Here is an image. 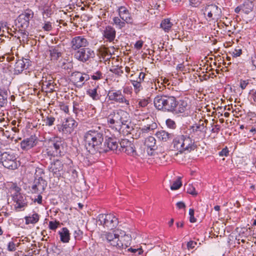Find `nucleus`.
<instances>
[{
    "instance_id": "nucleus-1",
    "label": "nucleus",
    "mask_w": 256,
    "mask_h": 256,
    "mask_svg": "<svg viewBox=\"0 0 256 256\" xmlns=\"http://www.w3.org/2000/svg\"><path fill=\"white\" fill-rule=\"evenodd\" d=\"M104 136V132L100 126L92 128L87 132L84 136L87 150L92 154L103 153L106 150L104 148H102Z\"/></svg>"
},
{
    "instance_id": "nucleus-2",
    "label": "nucleus",
    "mask_w": 256,
    "mask_h": 256,
    "mask_svg": "<svg viewBox=\"0 0 256 256\" xmlns=\"http://www.w3.org/2000/svg\"><path fill=\"white\" fill-rule=\"evenodd\" d=\"M108 124L110 128L120 131L122 126H126L128 132L135 130L129 126L130 123L128 114L122 110H118L112 111L106 118Z\"/></svg>"
},
{
    "instance_id": "nucleus-3",
    "label": "nucleus",
    "mask_w": 256,
    "mask_h": 256,
    "mask_svg": "<svg viewBox=\"0 0 256 256\" xmlns=\"http://www.w3.org/2000/svg\"><path fill=\"white\" fill-rule=\"evenodd\" d=\"M155 107L158 110L164 112H174L178 101L173 96L168 95H158L154 100Z\"/></svg>"
},
{
    "instance_id": "nucleus-4",
    "label": "nucleus",
    "mask_w": 256,
    "mask_h": 256,
    "mask_svg": "<svg viewBox=\"0 0 256 256\" xmlns=\"http://www.w3.org/2000/svg\"><path fill=\"white\" fill-rule=\"evenodd\" d=\"M96 222L99 226H103L108 229L112 230L118 224V218L111 214H100L96 218Z\"/></svg>"
},
{
    "instance_id": "nucleus-5",
    "label": "nucleus",
    "mask_w": 256,
    "mask_h": 256,
    "mask_svg": "<svg viewBox=\"0 0 256 256\" xmlns=\"http://www.w3.org/2000/svg\"><path fill=\"white\" fill-rule=\"evenodd\" d=\"M13 189L15 191V193L12 194V200L15 204L14 208L18 211L24 210L28 206V201L26 199V196L22 194L19 192L20 188L15 186Z\"/></svg>"
},
{
    "instance_id": "nucleus-6",
    "label": "nucleus",
    "mask_w": 256,
    "mask_h": 256,
    "mask_svg": "<svg viewBox=\"0 0 256 256\" xmlns=\"http://www.w3.org/2000/svg\"><path fill=\"white\" fill-rule=\"evenodd\" d=\"M0 153V162L4 167L10 170H16L18 168V164L13 153L9 152Z\"/></svg>"
},
{
    "instance_id": "nucleus-7",
    "label": "nucleus",
    "mask_w": 256,
    "mask_h": 256,
    "mask_svg": "<svg viewBox=\"0 0 256 256\" xmlns=\"http://www.w3.org/2000/svg\"><path fill=\"white\" fill-rule=\"evenodd\" d=\"M145 76L146 74L143 72H139L137 76H134V74H130V80L134 86V90L136 94L142 90Z\"/></svg>"
},
{
    "instance_id": "nucleus-8",
    "label": "nucleus",
    "mask_w": 256,
    "mask_h": 256,
    "mask_svg": "<svg viewBox=\"0 0 256 256\" xmlns=\"http://www.w3.org/2000/svg\"><path fill=\"white\" fill-rule=\"evenodd\" d=\"M63 144L64 142L58 138L50 142L49 148L48 149V150H50L48 152V154L54 156L61 155L64 150Z\"/></svg>"
},
{
    "instance_id": "nucleus-9",
    "label": "nucleus",
    "mask_w": 256,
    "mask_h": 256,
    "mask_svg": "<svg viewBox=\"0 0 256 256\" xmlns=\"http://www.w3.org/2000/svg\"><path fill=\"white\" fill-rule=\"evenodd\" d=\"M222 13L221 8L214 4L206 5L204 9V14H207L210 20H218L220 18Z\"/></svg>"
},
{
    "instance_id": "nucleus-10",
    "label": "nucleus",
    "mask_w": 256,
    "mask_h": 256,
    "mask_svg": "<svg viewBox=\"0 0 256 256\" xmlns=\"http://www.w3.org/2000/svg\"><path fill=\"white\" fill-rule=\"evenodd\" d=\"M109 100L114 101L119 104H124L126 106L130 105L129 100H126L120 90H109L107 94Z\"/></svg>"
},
{
    "instance_id": "nucleus-11",
    "label": "nucleus",
    "mask_w": 256,
    "mask_h": 256,
    "mask_svg": "<svg viewBox=\"0 0 256 256\" xmlns=\"http://www.w3.org/2000/svg\"><path fill=\"white\" fill-rule=\"evenodd\" d=\"M33 17L34 12L31 10H26L17 18L18 26L24 29L27 28L29 26L30 20Z\"/></svg>"
},
{
    "instance_id": "nucleus-12",
    "label": "nucleus",
    "mask_w": 256,
    "mask_h": 256,
    "mask_svg": "<svg viewBox=\"0 0 256 256\" xmlns=\"http://www.w3.org/2000/svg\"><path fill=\"white\" fill-rule=\"evenodd\" d=\"M120 150L133 156H137L134 144L128 139H123L120 142Z\"/></svg>"
},
{
    "instance_id": "nucleus-13",
    "label": "nucleus",
    "mask_w": 256,
    "mask_h": 256,
    "mask_svg": "<svg viewBox=\"0 0 256 256\" xmlns=\"http://www.w3.org/2000/svg\"><path fill=\"white\" fill-rule=\"evenodd\" d=\"M77 126L76 122L71 118L66 119L62 125L58 126V130L64 134H70L75 127Z\"/></svg>"
},
{
    "instance_id": "nucleus-14",
    "label": "nucleus",
    "mask_w": 256,
    "mask_h": 256,
    "mask_svg": "<svg viewBox=\"0 0 256 256\" xmlns=\"http://www.w3.org/2000/svg\"><path fill=\"white\" fill-rule=\"evenodd\" d=\"M101 238L103 240H106L110 245L118 248L120 234L114 232H104L101 234Z\"/></svg>"
},
{
    "instance_id": "nucleus-15",
    "label": "nucleus",
    "mask_w": 256,
    "mask_h": 256,
    "mask_svg": "<svg viewBox=\"0 0 256 256\" xmlns=\"http://www.w3.org/2000/svg\"><path fill=\"white\" fill-rule=\"evenodd\" d=\"M94 55L93 51L88 48H80L75 54V58L80 61L86 62L89 58Z\"/></svg>"
},
{
    "instance_id": "nucleus-16",
    "label": "nucleus",
    "mask_w": 256,
    "mask_h": 256,
    "mask_svg": "<svg viewBox=\"0 0 256 256\" xmlns=\"http://www.w3.org/2000/svg\"><path fill=\"white\" fill-rule=\"evenodd\" d=\"M118 144H120V142L116 138L106 136V140L104 142H103L102 147L103 148L104 147L106 150L104 152H106L110 150L117 151Z\"/></svg>"
},
{
    "instance_id": "nucleus-17",
    "label": "nucleus",
    "mask_w": 256,
    "mask_h": 256,
    "mask_svg": "<svg viewBox=\"0 0 256 256\" xmlns=\"http://www.w3.org/2000/svg\"><path fill=\"white\" fill-rule=\"evenodd\" d=\"M47 186V182L44 179L34 178L32 190V193L42 194Z\"/></svg>"
},
{
    "instance_id": "nucleus-18",
    "label": "nucleus",
    "mask_w": 256,
    "mask_h": 256,
    "mask_svg": "<svg viewBox=\"0 0 256 256\" xmlns=\"http://www.w3.org/2000/svg\"><path fill=\"white\" fill-rule=\"evenodd\" d=\"M49 170L53 173L54 176L56 178L63 176V164L59 160L54 161L49 168Z\"/></svg>"
},
{
    "instance_id": "nucleus-19",
    "label": "nucleus",
    "mask_w": 256,
    "mask_h": 256,
    "mask_svg": "<svg viewBox=\"0 0 256 256\" xmlns=\"http://www.w3.org/2000/svg\"><path fill=\"white\" fill-rule=\"evenodd\" d=\"M88 45V42L82 36H75L71 41L72 48L74 50L82 47H86Z\"/></svg>"
},
{
    "instance_id": "nucleus-20",
    "label": "nucleus",
    "mask_w": 256,
    "mask_h": 256,
    "mask_svg": "<svg viewBox=\"0 0 256 256\" xmlns=\"http://www.w3.org/2000/svg\"><path fill=\"white\" fill-rule=\"evenodd\" d=\"M120 234L118 249L126 248L130 244L132 237L130 235L126 234L124 232H121Z\"/></svg>"
},
{
    "instance_id": "nucleus-21",
    "label": "nucleus",
    "mask_w": 256,
    "mask_h": 256,
    "mask_svg": "<svg viewBox=\"0 0 256 256\" xmlns=\"http://www.w3.org/2000/svg\"><path fill=\"white\" fill-rule=\"evenodd\" d=\"M74 80L76 84L82 86L84 82L90 79L89 75L86 74H82L79 72H75L72 74Z\"/></svg>"
},
{
    "instance_id": "nucleus-22",
    "label": "nucleus",
    "mask_w": 256,
    "mask_h": 256,
    "mask_svg": "<svg viewBox=\"0 0 256 256\" xmlns=\"http://www.w3.org/2000/svg\"><path fill=\"white\" fill-rule=\"evenodd\" d=\"M36 143V137L35 136H32L30 138L24 140L20 142V146L23 150H27L35 146Z\"/></svg>"
},
{
    "instance_id": "nucleus-23",
    "label": "nucleus",
    "mask_w": 256,
    "mask_h": 256,
    "mask_svg": "<svg viewBox=\"0 0 256 256\" xmlns=\"http://www.w3.org/2000/svg\"><path fill=\"white\" fill-rule=\"evenodd\" d=\"M118 14L120 18L126 22V23L132 24V22L130 14L125 6H122L119 8Z\"/></svg>"
},
{
    "instance_id": "nucleus-24",
    "label": "nucleus",
    "mask_w": 256,
    "mask_h": 256,
    "mask_svg": "<svg viewBox=\"0 0 256 256\" xmlns=\"http://www.w3.org/2000/svg\"><path fill=\"white\" fill-rule=\"evenodd\" d=\"M185 135L181 134L176 136L173 140V145L174 148L180 152H183V144H184V138Z\"/></svg>"
},
{
    "instance_id": "nucleus-25",
    "label": "nucleus",
    "mask_w": 256,
    "mask_h": 256,
    "mask_svg": "<svg viewBox=\"0 0 256 256\" xmlns=\"http://www.w3.org/2000/svg\"><path fill=\"white\" fill-rule=\"evenodd\" d=\"M116 32L114 28L110 26H106L104 31L103 35L108 41L112 42L116 38Z\"/></svg>"
},
{
    "instance_id": "nucleus-26",
    "label": "nucleus",
    "mask_w": 256,
    "mask_h": 256,
    "mask_svg": "<svg viewBox=\"0 0 256 256\" xmlns=\"http://www.w3.org/2000/svg\"><path fill=\"white\" fill-rule=\"evenodd\" d=\"M184 142L183 152L185 150L190 152L195 148L194 142L189 136L185 135Z\"/></svg>"
},
{
    "instance_id": "nucleus-27",
    "label": "nucleus",
    "mask_w": 256,
    "mask_h": 256,
    "mask_svg": "<svg viewBox=\"0 0 256 256\" xmlns=\"http://www.w3.org/2000/svg\"><path fill=\"white\" fill-rule=\"evenodd\" d=\"M42 126H51L54 124L56 118L50 114H42Z\"/></svg>"
},
{
    "instance_id": "nucleus-28",
    "label": "nucleus",
    "mask_w": 256,
    "mask_h": 256,
    "mask_svg": "<svg viewBox=\"0 0 256 256\" xmlns=\"http://www.w3.org/2000/svg\"><path fill=\"white\" fill-rule=\"evenodd\" d=\"M63 176L68 178L72 182H74L78 177V172L74 168L70 167L66 172H64Z\"/></svg>"
},
{
    "instance_id": "nucleus-29",
    "label": "nucleus",
    "mask_w": 256,
    "mask_h": 256,
    "mask_svg": "<svg viewBox=\"0 0 256 256\" xmlns=\"http://www.w3.org/2000/svg\"><path fill=\"white\" fill-rule=\"evenodd\" d=\"M156 127V123H153L152 125L144 126V128L138 129V136H136V139L140 137L141 135L142 136H144V134L148 133L150 131H152L153 130L155 129Z\"/></svg>"
},
{
    "instance_id": "nucleus-30",
    "label": "nucleus",
    "mask_w": 256,
    "mask_h": 256,
    "mask_svg": "<svg viewBox=\"0 0 256 256\" xmlns=\"http://www.w3.org/2000/svg\"><path fill=\"white\" fill-rule=\"evenodd\" d=\"M157 138L162 140L166 142L168 139L172 138L174 136V134L172 133H168L165 130H161L156 133Z\"/></svg>"
},
{
    "instance_id": "nucleus-31",
    "label": "nucleus",
    "mask_w": 256,
    "mask_h": 256,
    "mask_svg": "<svg viewBox=\"0 0 256 256\" xmlns=\"http://www.w3.org/2000/svg\"><path fill=\"white\" fill-rule=\"evenodd\" d=\"M26 224H34L38 222L40 220V215L37 213H34L32 215L26 216L24 218Z\"/></svg>"
},
{
    "instance_id": "nucleus-32",
    "label": "nucleus",
    "mask_w": 256,
    "mask_h": 256,
    "mask_svg": "<svg viewBox=\"0 0 256 256\" xmlns=\"http://www.w3.org/2000/svg\"><path fill=\"white\" fill-rule=\"evenodd\" d=\"M60 240L63 242H68L70 240V232L66 228H63L59 232Z\"/></svg>"
},
{
    "instance_id": "nucleus-33",
    "label": "nucleus",
    "mask_w": 256,
    "mask_h": 256,
    "mask_svg": "<svg viewBox=\"0 0 256 256\" xmlns=\"http://www.w3.org/2000/svg\"><path fill=\"white\" fill-rule=\"evenodd\" d=\"M241 6L242 10L246 14H248L252 12L254 7L253 2L250 0H246Z\"/></svg>"
},
{
    "instance_id": "nucleus-34",
    "label": "nucleus",
    "mask_w": 256,
    "mask_h": 256,
    "mask_svg": "<svg viewBox=\"0 0 256 256\" xmlns=\"http://www.w3.org/2000/svg\"><path fill=\"white\" fill-rule=\"evenodd\" d=\"M172 26V23L168 18L163 20L160 24V27L165 32H168Z\"/></svg>"
},
{
    "instance_id": "nucleus-35",
    "label": "nucleus",
    "mask_w": 256,
    "mask_h": 256,
    "mask_svg": "<svg viewBox=\"0 0 256 256\" xmlns=\"http://www.w3.org/2000/svg\"><path fill=\"white\" fill-rule=\"evenodd\" d=\"M186 106L187 102L186 101L181 100L180 102H178V104L174 112L176 113H182L184 112Z\"/></svg>"
},
{
    "instance_id": "nucleus-36",
    "label": "nucleus",
    "mask_w": 256,
    "mask_h": 256,
    "mask_svg": "<svg viewBox=\"0 0 256 256\" xmlns=\"http://www.w3.org/2000/svg\"><path fill=\"white\" fill-rule=\"evenodd\" d=\"M50 52L52 60H58V58L62 56L61 52L58 50V48H52L50 50Z\"/></svg>"
},
{
    "instance_id": "nucleus-37",
    "label": "nucleus",
    "mask_w": 256,
    "mask_h": 256,
    "mask_svg": "<svg viewBox=\"0 0 256 256\" xmlns=\"http://www.w3.org/2000/svg\"><path fill=\"white\" fill-rule=\"evenodd\" d=\"M25 63L23 60H18L14 65V71L16 74L22 72L25 67Z\"/></svg>"
},
{
    "instance_id": "nucleus-38",
    "label": "nucleus",
    "mask_w": 256,
    "mask_h": 256,
    "mask_svg": "<svg viewBox=\"0 0 256 256\" xmlns=\"http://www.w3.org/2000/svg\"><path fill=\"white\" fill-rule=\"evenodd\" d=\"M206 126L203 121H200L198 124H196L192 126V131L194 132H205Z\"/></svg>"
},
{
    "instance_id": "nucleus-39",
    "label": "nucleus",
    "mask_w": 256,
    "mask_h": 256,
    "mask_svg": "<svg viewBox=\"0 0 256 256\" xmlns=\"http://www.w3.org/2000/svg\"><path fill=\"white\" fill-rule=\"evenodd\" d=\"M72 111L76 115L78 114L79 112H83L84 106H82V103L74 101L73 102Z\"/></svg>"
},
{
    "instance_id": "nucleus-40",
    "label": "nucleus",
    "mask_w": 256,
    "mask_h": 256,
    "mask_svg": "<svg viewBox=\"0 0 256 256\" xmlns=\"http://www.w3.org/2000/svg\"><path fill=\"white\" fill-rule=\"evenodd\" d=\"M144 145L147 148H154L156 146V140L153 136L148 137L144 142Z\"/></svg>"
},
{
    "instance_id": "nucleus-41",
    "label": "nucleus",
    "mask_w": 256,
    "mask_h": 256,
    "mask_svg": "<svg viewBox=\"0 0 256 256\" xmlns=\"http://www.w3.org/2000/svg\"><path fill=\"white\" fill-rule=\"evenodd\" d=\"M113 22L114 24L118 28L121 29L125 26L126 22L123 20H122L118 17H114L113 18Z\"/></svg>"
},
{
    "instance_id": "nucleus-42",
    "label": "nucleus",
    "mask_w": 256,
    "mask_h": 256,
    "mask_svg": "<svg viewBox=\"0 0 256 256\" xmlns=\"http://www.w3.org/2000/svg\"><path fill=\"white\" fill-rule=\"evenodd\" d=\"M52 81L53 80H47V78L42 77V78L41 80L42 88L44 90H46V91L47 89L48 88L50 84H52Z\"/></svg>"
},
{
    "instance_id": "nucleus-43",
    "label": "nucleus",
    "mask_w": 256,
    "mask_h": 256,
    "mask_svg": "<svg viewBox=\"0 0 256 256\" xmlns=\"http://www.w3.org/2000/svg\"><path fill=\"white\" fill-rule=\"evenodd\" d=\"M44 174V170L40 168H36L35 170L34 178L44 179L43 176Z\"/></svg>"
},
{
    "instance_id": "nucleus-44",
    "label": "nucleus",
    "mask_w": 256,
    "mask_h": 256,
    "mask_svg": "<svg viewBox=\"0 0 256 256\" xmlns=\"http://www.w3.org/2000/svg\"><path fill=\"white\" fill-rule=\"evenodd\" d=\"M88 94L94 100H98L100 98V96L97 92V89L96 88L90 89L88 91Z\"/></svg>"
},
{
    "instance_id": "nucleus-45",
    "label": "nucleus",
    "mask_w": 256,
    "mask_h": 256,
    "mask_svg": "<svg viewBox=\"0 0 256 256\" xmlns=\"http://www.w3.org/2000/svg\"><path fill=\"white\" fill-rule=\"evenodd\" d=\"M182 185L180 178L179 177L177 178V180L173 182L172 184L170 186V189L172 190H178Z\"/></svg>"
},
{
    "instance_id": "nucleus-46",
    "label": "nucleus",
    "mask_w": 256,
    "mask_h": 256,
    "mask_svg": "<svg viewBox=\"0 0 256 256\" xmlns=\"http://www.w3.org/2000/svg\"><path fill=\"white\" fill-rule=\"evenodd\" d=\"M184 188L185 190H186V192L190 194H192L193 196H196L198 194V193L196 192L195 188L190 184L188 185H186Z\"/></svg>"
},
{
    "instance_id": "nucleus-47",
    "label": "nucleus",
    "mask_w": 256,
    "mask_h": 256,
    "mask_svg": "<svg viewBox=\"0 0 256 256\" xmlns=\"http://www.w3.org/2000/svg\"><path fill=\"white\" fill-rule=\"evenodd\" d=\"M147 153L148 156H153L154 158H160L159 156H157L158 153L156 151L154 148H147Z\"/></svg>"
},
{
    "instance_id": "nucleus-48",
    "label": "nucleus",
    "mask_w": 256,
    "mask_h": 256,
    "mask_svg": "<svg viewBox=\"0 0 256 256\" xmlns=\"http://www.w3.org/2000/svg\"><path fill=\"white\" fill-rule=\"evenodd\" d=\"M149 103V99L148 98H142L138 100V106H136V108H144Z\"/></svg>"
},
{
    "instance_id": "nucleus-49",
    "label": "nucleus",
    "mask_w": 256,
    "mask_h": 256,
    "mask_svg": "<svg viewBox=\"0 0 256 256\" xmlns=\"http://www.w3.org/2000/svg\"><path fill=\"white\" fill-rule=\"evenodd\" d=\"M60 224V222H57L56 220V221H50L49 222V224H48L49 228L52 230H54L58 228V226Z\"/></svg>"
},
{
    "instance_id": "nucleus-50",
    "label": "nucleus",
    "mask_w": 256,
    "mask_h": 256,
    "mask_svg": "<svg viewBox=\"0 0 256 256\" xmlns=\"http://www.w3.org/2000/svg\"><path fill=\"white\" fill-rule=\"evenodd\" d=\"M122 67L119 68H115L112 69H110V71L112 72V73L118 75V76H121L123 74V70H122Z\"/></svg>"
},
{
    "instance_id": "nucleus-51",
    "label": "nucleus",
    "mask_w": 256,
    "mask_h": 256,
    "mask_svg": "<svg viewBox=\"0 0 256 256\" xmlns=\"http://www.w3.org/2000/svg\"><path fill=\"white\" fill-rule=\"evenodd\" d=\"M166 124L170 128L174 129L176 128V122L171 119H168L166 120Z\"/></svg>"
},
{
    "instance_id": "nucleus-52",
    "label": "nucleus",
    "mask_w": 256,
    "mask_h": 256,
    "mask_svg": "<svg viewBox=\"0 0 256 256\" xmlns=\"http://www.w3.org/2000/svg\"><path fill=\"white\" fill-rule=\"evenodd\" d=\"M128 251L134 254H136L137 255H140L143 252V250L142 248H130L128 249Z\"/></svg>"
},
{
    "instance_id": "nucleus-53",
    "label": "nucleus",
    "mask_w": 256,
    "mask_h": 256,
    "mask_svg": "<svg viewBox=\"0 0 256 256\" xmlns=\"http://www.w3.org/2000/svg\"><path fill=\"white\" fill-rule=\"evenodd\" d=\"M60 109L64 111L66 114H69V108L68 106L64 102H61L60 104Z\"/></svg>"
},
{
    "instance_id": "nucleus-54",
    "label": "nucleus",
    "mask_w": 256,
    "mask_h": 256,
    "mask_svg": "<svg viewBox=\"0 0 256 256\" xmlns=\"http://www.w3.org/2000/svg\"><path fill=\"white\" fill-rule=\"evenodd\" d=\"M8 250L10 252H14L16 250V244L12 241L8 242Z\"/></svg>"
},
{
    "instance_id": "nucleus-55",
    "label": "nucleus",
    "mask_w": 256,
    "mask_h": 256,
    "mask_svg": "<svg viewBox=\"0 0 256 256\" xmlns=\"http://www.w3.org/2000/svg\"><path fill=\"white\" fill-rule=\"evenodd\" d=\"M82 232L78 229L74 231V236L76 240H80L82 238Z\"/></svg>"
},
{
    "instance_id": "nucleus-56",
    "label": "nucleus",
    "mask_w": 256,
    "mask_h": 256,
    "mask_svg": "<svg viewBox=\"0 0 256 256\" xmlns=\"http://www.w3.org/2000/svg\"><path fill=\"white\" fill-rule=\"evenodd\" d=\"M189 214L190 216V222H195L196 218L194 217V210L190 208L189 210Z\"/></svg>"
},
{
    "instance_id": "nucleus-57",
    "label": "nucleus",
    "mask_w": 256,
    "mask_h": 256,
    "mask_svg": "<svg viewBox=\"0 0 256 256\" xmlns=\"http://www.w3.org/2000/svg\"><path fill=\"white\" fill-rule=\"evenodd\" d=\"M92 78L94 80H98L102 78V73L100 71H98L92 76Z\"/></svg>"
},
{
    "instance_id": "nucleus-58",
    "label": "nucleus",
    "mask_w": 256,
    "mask_h": 256,
    "mask_svg": "<svg viewBox=\"0 0 256 256\" xmlns=\"http://www.w3.org/2000/svg\"><path fill=\"white\" fill-rule=\"evenodd\" d=\"M201 4L200 0H190V4L192 7H198Z\"/></svg>"
},
{
    "instance_id": "nucleus-59",
    "label": "nucleus",
    "mask_w": 256,
    "mask_h": 256,
    "mask_svg": "<svg viewBox=\"0 0 256 256\" xmlns=\"http://www.w3.org/2000/svg\"><path fill=\"white\" fill-rule=\"evenodd\" d=\"M229 153V150L227 147L224 148L220 152L219 155L220 156H228Z\"/></svg>"
},
{
    "instance_id": "nucleus-60",
    "label": "nucleus",
    "mask_w": 256,
    "mask_h": 256,
    "mask_svg": "<svg viewBox=\"0 0 256 256\" xmlns=\"http://www.w3.org/2000/svg\"><path fill=\"white\" fill-rule=\"evenodd\" d=\"M249 84L248 80H240V87L242 90H244Z\"/></svg>"
},
{
    "instance_id": "nucleus-61",
    "label": "nucleus",
    "mask_w": 256,
    "mask_h": 256,
    "mask_svg": "<svg viewBox=\"0 0 256 256\" xmlns=\"http://www.w3.org/2000/svg\"><path fill=\"white\" fill-rule=\"evenodd\" d=\"M196 245V242L194 241H190L187 244V248L188 250L194 248Z\"/></svg>"
},
{
    "instance_id": "nucleus-62",
    "label": "nucleus",
    "mask_w": 256,
    "mask_h": 256,
    "mask_svg": "<svg viewBox=\"0 0 256 256\" xmlns=\"http://www.w3.org/2000/svg\"><path fill=\"white\" fill-rule=\"evenodd\" d=\"M34 202H38L40 204H42V196L41 194H38V198L32 199Z\"/></svg>"
},
{
    "instance_id": "nucleus-63",
    "label": "nucleus",
    "mask_w": 256,
    "mask_h": 256,
    "mask_svg": "<svg viewBox=\"0 0 256 256\" xmlns=\"http://www.w3.org/2000/svg\"><path fill=\"white\" fill-rule=\"evenodd\" d=\"M242 54V50L241 49H235L232 52V54L234 56L237 57L240 56Z\"/></svg>"
},
{
    "instance_id": "nucleus-64",
    "label": "nucleus",
    "mask_w": 256,
    "mask_h": 256,
    "mask_svg": "<svg viewBox=\"0 0 256 256\" xmlns=\"http://www.w3.org/2000/svg\"><path fill=\"white\" fill-rule=\"evenodd\" d=\"M43 28L45 30L50 31L52 30V26L50 22H48L44 24V25L43 26Z\"/></svg>"
}]
</instances>
